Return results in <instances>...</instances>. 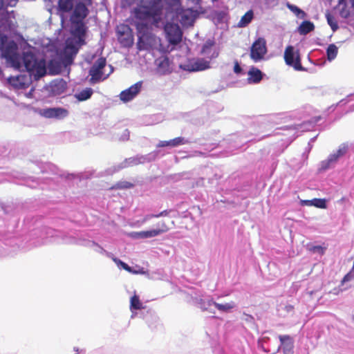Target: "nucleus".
Returning a JSON list of instances; mask_svg holds the SVG:
<instances>
[{"mask_svg": "<svg viewBox=\"0 0 354 354\" xmlns=\"http://www.w3.org/2000/svg\"><path fill=\"white\" fill-rule=\"evenodd\" d=\"M136 7L132 11V24L136 26L140 50L160 49V39L153 32V26L162 28L165 24V11L161 0H135Z\"/></svg>", "mask_w": 354, "mask_h": 354, "instance_id": "1", "label": "nucleus"}, {"mask_svg": "<svg viewBox=\"0 0 354 354\" xmlns=\"http://www.w3.org/2000/svg\"><path fill=\"white\" fill-rule=\"evenodd\" d=\"M0 49L3 57L12 67L19 70L24 67L36 78H39L46 74V62L44 59H37L32 53L29 52L24 53L23 57H21L17 52V44L13 41H8V37L1 34H0Z\"/></svg>", "mask_w": 354, "mask_h": 354, "instance_id": "2", "label": "nucleus"}, {"mask_svg": "<svg viewBox=\"0 0 354 354\" xmlns=\"http://www.w3.org/2000/svg\"><path fill=\"white\" fill-rule=\"evenodd\" d=\"M83 21L71 20L72 26L71 32L75 36V45H72L71 39L66 40V50H70L73 54H76L77 52V46L80 45L82 38L84 35L85 28L82 22Z\"/></svg>", "mask_w": 354, "mask_h": 354, "instance_id": "3", "label": "nucleus"}, {"mask_svg": "<svg viewBox=\"0 0 354 354\" xmlns=\"http://www.w3.org/2000/svg\"><path fill=\"white\" fill-rule=\"evenodd\" d=\"M169 42L171 44H177L182 39V31L178 24L166 23V14L165 13V24L162 26Z\"/></svg>", "mask_w": 354, "mask_h": 354, "instance_id": "4", "label": "nucleus"}, {"mask_svg": "<svg viewBox=\"0 0 354 354\" xmlns=\"http://www.w3.org/2000/svg\"><path fill=\"white\" fill-rule=\"evenodd\" d=\"M267 53L266 41L262 37L258 38L250 48V58L254 62H259L264 59Z\"/></svg>", "mask_w": 354, "mask_h": 354, "instance_id": "5", "label": "nucleus"}, {"mask_svg": "<svg viewBox=\"0 0 354 354\" xmlns=\"http://www.w3.org/2000/svg\"><path fill=\"white\" fill-rule=\"evenodd\" d=\"M197 16V10L191 8L178 9L176 14V19L185 27L193 26Z\"/></svg>", "mask_w": 354, "mask_h": 354, "instance_id": "6", "label": "nucleus"}, {"mask_svg": "<svg viewBox=\"0 0 354 354\" xmlns=\"http://www.w3.org/2000/svg\"><path fill=\"white\" fill-rule=\"evenodd\" d=\"M180 67L187 71H199L209 68V62L201 58L188 59L185 63L180 64Z\"/></svg>", "mask_w": 354, "mask_h": 354, "instance_id": "7", "label": "nucleus"}, {"mask_svg": "<svg viewBox=\"0 0 354 354\" xmlns=\"http://www.w3.org/2000/svg\"><path fill=\"white\" fill-rule=\"evenodd\" d=\"M106 65V59L103 57L97 59L89 71L91 75V82L96 83L97 82L105 80L107 76H104L102 69Z\"/></svg>", "mask_w": 354, "mask_h": 354, "instance_id": "8", "label": "nucleus"}, {"mask_svg": "<svg viewBox=\"0 0 354 354\" xmlns=\"http://www.w3.org/2000/svg\"><path fill=\"white\" fill-rule=\"evenodd\" d=\"M159 228L141 231V232H133L129 234V236L136 239H145L157 236L162 233L166 232L168 230V227L164 223L158 224Z\"/></svg>", "mask_w": 354, "mask_h": 354, "instance_id": "9", "label": "nucleus"}, {"mask_svg": "<svg viewBox=\"0 0 354 354\" xmlns=\"http://www.w3.org/2000/svg\"><path fill=\"white\" fill-rule=\"evenodd\" d=\"M284 59L288 65L294 67L297 71L301 69L299 53L295 50L293 46H289L286 48Z\"/></svg>", "mask_w": 354, "mask_h": 354, "instance_id": "10", "label": "nucleus"}, {"mask_svg": "<svg viewBox=\"0 0 354 354\" xmlns=\"http://www.w3.org/2000/svg\"><path fill=\"white\" fill-rule=\"evenodd\" d=\"M39 113L40 115L46 118L61 120L68 116V111L64 108L53 107L41 109L39 110Z\"/></svg>", "mask_w": 354, "mask_h": 354, "instance_id": "11", "label": "nucleus"}, {"mask_svg": "<svg viewBox=\"0 0 354 354\" xmlns=\"http://www.w3.org/2000/svg\"><path fill=\"white\" fill-rule=\"evenodd\" d=\"M156 73L159 75H165L171 73L173 66L168 57L162 56L155 61Z\"/></svg>", "mask_w": 354, "mask_h": 354, "instance_id": "12", "label": "nucleus"}, {"mask_svg": "<svg viewBox=\"0 0 354 354\" xmlns=\"http://www.w3.org/2000/svg\"><path fill=\"white\" fill-rule=\"evenodd\" d=\"M142 86V82H138L129 88L122 91L120 94V99L123 102H128L133 100L140 92Z\"/></svg>", "mask_w": 354, "mask_h": 354, "instance_id": "13", "label": "nucleus"}, {"mask_svg": "<svg viewBox=\"0 0 354 354\" xmlns=\"http://www.w3.org/2000/svg\"><path fill=\"white\" fill-rule=\"evenodd\" d=\"M66 88V82L63 79H56L52 81L48 86V90L52 95L63 94Z\"/></svg>", "mask_w": 354, "mask_h": 354, "instance_id": "14", "label": "nucleus"}, {"mask_svg": "<svg viewBox=\"0 0 354 354\" xmlns=\"http://www.w3.org/2000/svg\"><path fill=\"white\" fill-rule=\"evenodd\" d=\"M281 345L279 346L277 351L282 348L283 354H293V341L288 335H279Z\"/></svg>", "mask_w": 354, "mask_h": 354, "instance_id": "15", "label": "nucleus"}, {"mask_svg": "<svg viewBox=\"0 0 354 354\" xmlns=\"http://www.w3.org/2000/svg\"><path fill=\"white\" fill-rule=\"evenodd\" d=\"M88 9L86 6L82 3H77L74 9L73 13L71 16V20L83 21V19L87 16Z\"/></svg>", "mask_w": 354, "mask_h": 354, "instance_id": "16", "label": "nucleus"}, {"mask_svg": "<svg viewBox=\"0 0 354 354\" xmlns=\"http://www.w3.org/2000/svg\"><path fill=\"white\" fill-rule=\"evenodd\" d=\"M248 83L257 84L262 80L263 73L259 69L252 66L248 71Z\"/></svg>", "mask_w": 354, "mask_h": 354, "instance_id": "17", "label": "nucleus"}, {"mask_svg": "<svg viewBox=\"0 0 354 354\" xmlns=\"http://www.w3.org/2000/svg\"><path fill=\"white\" fill-rule=\"evenodd\" d=\"M187 140L183 137H178L168 141H160L157 145V147H175L179 145L187 144Z\"/></svg>", "mask_w": 354, "mask_h": 354, "instance_id": "18", "label": "nucleus"}, {"mask_svg": "<svg viewBox=\"0 0 354 354\" xmlns=\"http://www.w3.org/2000/svg\"><path fill=\"white\" fill-rule=\"evenodd\" d=\"M150 158L145 157V156H140V157H135V158H130L129 159H127L123 163H122V166L119 167L118 168H115L113 172H115L116 171H118L120 168H124L127 166H131L138 165L140 163H143L146 160H150Z\"/></svg>", "mask_w": 354, "mask_h": 354, "instance_id": "19", "label": "nucleus"}, {"mask_svg": "<svg viewBox=\"0 0 354 354\" xmlns=\"http://www.w3.org/2000/svg\"><path fill=\"white\" fill-rule=\"evenodd\" d=\"M143 308V304L140 300L139 297L135 294L130 299V310L132 313L131 318H134L136 315V313L135 312L136 310Z\"/></svg>", "mask_w": 354, "mask_h": 354, "instance_id": "20", "label": "nucleus"}, {"mask_svg": "<svg viewBox=\"0 0 354 354\" xmlns=\"http://www.w3.org/2000/svg\"><path fill=\"white\" fill-rule=\"evenodd\" d=\"M58 236V232L53 229L47 228L42 232L41 237L44 239L42 243H48L55 241Z\"/></svg>", "mask_w": 354, "mask_h": 354, "instance_id": "21", "label": "nucleus"}, {"mask_svg": "<svg viewBox=\"0 0 354 354\" xmlns=\"http://www.w3.org/2000/svg\"><path fill=\"white\" fill-rule=\"evenodd\" d=\"M254 12L252 10H248L240 19L237 26L239 28L246 27L252 20Z\"/></svg>", "mask_w": 354, "mask_h": 354, "instance_id": "22", "label": "nucleus"}, {"mask_svg": "<svg viewBox=\"0 0 354 354\" xmlns=\"http://www.w3.org/2000/svg\"><path fill=\"white\" fill-rule=\"evenodd\" d=\"M339 157L335 153H331L326 160L321 162V169L326 170L328 169L332 165L337 161Z\"/></svg>", "mask_w": 354, "mask_h": 354, "instance_id": "23", "label": "nucleus"}, {"mask_svg": "<svg viewBox=\"0 0 354 354\" xmlns=\"http://www.w3.org/2000/svg\"><path fill=\"white\" fill-rule=\"evenodd\" d=\"M214 306L221 313H228L236 307V304L234 301H230L226 304L214 303Z\"/></svg>", "mask_w": 354, "mask_h": 354, "instance_id": "24", "label": "nucleus"}, {"mask_svg": "<svg viewBox=\"0 0 354 354\" xmlns=\"http://www.w3.org/2000/svg\"><path fill=\"white\" fill-rule=\"evenodd\" d=\"M314 29V24L309 21H304L299 27V32L301 35H306Z\"/></svg>", "mask_w": 354, "mask_h": 354, "instance_id": "25", "label": "nucleus"}, {"mask_svg": "<svg viewBox=\"0 0 354 354\" xmlns=\"http://www.w3.org/2000/svg\"><path fill=\"white\" fill-rule=\"evenodd\" d=\"M73 7V0H59V8L61 11L68 12L72 10Z\"/></svg>", "mask_w": 354, "mask_h": 354, "instance_id": "26", "label": "nucleus"}, {"mask_svg": "<svg viewBox=\"0 0 354 354\" xmlns=\"http://www.w3.org/2000/svg\"><path fill=\"white\" fill-rule=\"evenodd\" d=\"M93 94V90L91 88H86L78 93L75 94V97L80 101H84L91 97Z\"/></svg>", "mask_w": 354, "mask_h": 354, "instance_id": "27", "label": "nucleus"}, {"mask_svg": "<svg viewBox=\"0 0 354 354\" xmlns=\"http://www.w3.org/2000/svg\"><path fill=\"white\" fill-rule=\"evenodd\" d=\"M214 303H216L213 301L212 299H201L199 302L200 308L203 310H209L211 313H214L212 309V306H214Z\"/></svg>", "mask_w": 354, "mask_h": 354, "instance_id": "28", "label": "nucleus"}, {"mask_svg": "<svg viewBox=\"0 0 354 354\" xmlns=\"http://www.w3.org/2000/svg\"><path fill=\"white\" fill-rule=\"evenodd\" d=\"M287 7L288 8L292 11L298 18H300V19H304L306 17V13L301 10L299 8H298L297 6H295V5H292V4H290V3H287Z\"/></svg>", "mask_w": 354, "mask_h": 354, "instance_id": "29", "label": "nucleus"}, {"mask_svg": "<svg viewBox=\"0 0 354 354\" xmlns=\"http://www.w3.org/2000/svg\"><path fill=\"white\" fill-rule=\"evenodd\" d=\"M338 52V48L335 44H330L327 48V57L329 61L333 60Z\"/></svg>", "mask_w": 354, "mask_h": 354, "instance_id": "30", "label": "nucleus"}, {"mask_svg": "<svg viewBox=\"0 0 354 354\" xmlns=\"http://www.w3.org/2000/svg\"><path fill=\"white\" fill-rule=\"evenodd\" d=\"M212 44L211 42H207L203 47L202 53L205 55H207L209 58L216 57L218 53L214 51V53L209 56V53L212 50Z\"/></svg>", "mask_w": 354, "mask_h": 354, "instance_id": "31", "label": "nucleus"}, {"mask_svg": "<svg viewBox=\"0 0 354 354\" xmlns=\"http://www.w3.org/2000/svg\"><path fill=\"white\" fill-rule=\"evenodd\" d=\"M167 214V211H162L158 214H147V215L145 216V217L143 218V219L141 221H138V226H141L142 225H143L147 221H149V219H151L152 218H158L160 216H166Z\"/></svg>", "mask_w": 354, "mask_h": 354, "instance_id": "32", "label": "nucleus"}, {"mask_svg": "<svg viewBox=\"0 0 354 354\" xmlns=\"http://www.w3.org/2000/svg\"><path fill=\"white\" fill-rule=\"evenodd\" d=\"M111 257L112 258L113 261L116 263L119 268H122L127 270V272L131 271V267L129 266L127 263L114 257L111 256Z\"/></svg>", "mask_w": 354, "mask_h": 354, "instance_id": "33", "label": "nucleus"}, {"mask_svg": "<svg viewBox=\"0 0 354 354\" xmlns=\"http://www.w3.org/2000/svg\"><path fill=\"white\" fill-rule=\"evenodd\" d=\"M313 206L324 209L326 207V201L322 198H314L313 199Z\"/></svg>", "mask_w": 354, "mask_h": 354, "instance_id": "34", "label": "nucleus"}, {"mask_svg": "<svg viewBox=\"0 0 354 354\" xmlns=\"http://www.w3.org/2000/svg\"><path fill=\"white\" fill-rule=\"evenodd\" d=\"M18 0H0V9H3L6 6L14 7Z\"/></svg>", "mask_w": 354, "mask_h": 354, "instance_id": "35", "label": "nucleus"}, {"mask_svg": "<svg viewBox=\"0 0 354 354\" xmlns=\"http://www.w3.org/2000/svg\"><path fill=\"white\" fill-rule=\"evenodd\" d=\"M348 149V146L347 144L346 143H343L342 144L337 151L335 152V153L340 158L342 156H343L347 151Z\"/></svg>", "mask_w": 354, "mask_h": 354, "instance_id": "36", "label": "nucleus"}, {"mask_svg": "<svg viewBox=\"0 0 354 354\" xmlns=\"http://www.w3.org/2000/svg\"><path fill=\"white\" fill-rule=\"evenodd\" d=\"M91 245L93 247L94 250L96 251L97 252L102 253V254L106 253L108 257H111V254L106 252L102 247H100L97 244H95V243H92Z\"/></svg>", "mask_w": 354, "mask_h": 354, "instance_id": "37", "label": "nucleus"}, {"mask_svg": "<svg viewBox=\"0 0 354 354\" xmlns=\"http://www.w3.org/2000/svg\"><path fill=\"white\" fill-rule=\"evenodd\" d=\"M310 251L315 253L323 254L324 253L325 248L322 247L321 245H315L310 248Z\"/></svg>", "mask_w": 354, "mask_h": 354, "instance_id": "38", "label": "nucleus"}, {"mask_svg": "<svg viewBox=\"0 0 354 354\" xmlns=\"http://www.w3.org/2000/svg\"><path fill=\"white\" fill-rule=\"evenodd\" d=\"M129 272L135 274H146V271L142 268H138L137 270H135L133 268H131V271H129Z\"/></svg>", "mask_w": 354, "mask_h": 354, "instance_id": "39", "label": "nucleus"}, {"mask_svg": "<svg viewBox=\"0 0 354 354\" xmlns=\"http://www.w3.org/2000/svg\"><path fill=\"white\" fill-rule=\"evenodd\" d=\"M234 72L236 74H241L242 72V68L237 62H236L234 64Z\"/></svg>", "mask_w": 354, "mask_h": 354, "instance_id": "40", "label": "nucleus"}, {"mask_svg": "<svg viewBox=\"0 0 354 354\" xmlns=\"http://www.w3.org/2000/svg\"><path fill=\"white\" fill-rule=\"evenodd\" d=\"M353 277V274L352 273L347 274L343 279L342 282L345 283L347 281H350Z\"/></svg>", "mask_w": 354, "mask_h": 354, "instance_id": "41", "label": "nucleus"}, {"mask_svg": "<svg viewBox=\"0 0 354 354\" xmlns=\"http://www.w3.org/2000/svg\"><path fill=\"white\" fill-rule=\"evenodd\" d=\"M301 204L307 206H313V199L302 201Z\"/></svg>", "mask_w": 354, "mask_h": 354, "instance_id": "42", "label": "nucleus"}, {"mask_svg": "<svg viewBox=\"0 0 354 354\" xmlns=\"http://www.w3.org/2000/svg\"><path fill=\"white\" fill-rule=\"evenodd\" d=\"M131 186V184L129 183H121L119 187H122V188H128L129 187Z\"/></svg>", "mask_w": 354, "mask_h": 354, "instance_id": "43", "label": "nucleus"}, {"mask_svg": "<svg viewBox=\"0 0 354 354\" xmlns=\"http://www.w3.org/2000/svg\"><path fill=\"white\" fill-rule=\"evenodd\" d=\"M285 308H286V311L289 313V312H291L293 308L290 305H287V306H285Z\"/></svg>", "mask_w": 354, "mask_h": 354, "instance_id": "44", "label": "nucleus"}, {"mask_svg": "<svg viewBox=\"0 0 354 354\" xmlns=\"http://www.w3.org/2000/svg\"><path fill=\"white\" fill-rule=\"evenodd\" d=\"M131 42V39H127V41L124 43L125 44H129Z\"/></svg>", "mask_w": 354, "mask_h": 354, "instance_id": "45", "label": "nucleus"}, {"mask_svg": "<svg viewBox=\"0 0 354 354\" xmlns=\"http://www.w3.org/2000/svg\"><path fill=\"white\" fill-rule=\"evenodd\" d=\"M328 21L329 24L330 25V26L332 27V28L334 30V27H333V26L332 25V24L330 23V19H328Z\"/></svg>", "mask_w": 354, "mask_h": 354, "instance_id": "46", "label": "nucleus"}, {"mask_svg": "<svg viewBox=\"0 0 354 354\" xmlns=\"http://www.w3.org/2000/svg\"><path fill=\"white\" fill-rule=\"evenodd\" d=\"M351 1V5H352V7L354 8V0H350Z\"/></svg>", "mask_w": 354, "mask_h": 354, "instance_id": "47", "label": "nucleus"}, {"mask_svg": "<svg viewBox=\"0 0 354 354\" xmlns=\"http://www.w3.org/2000/svg\"><path fill=\"white\" fill-rule=\"evenodd\" d=\"M212 2H216L218 0H211Z\"/></svg>", "mask_w": 354, "mask_h": 354, "instance_id": "48", "label": "nucleus"}, {"mask_svg": "<svg viewBox=\"0 0 354 354\" xmlns=\"http://www.w3.org/2000/svg\"><path fill=\"white\" fill-rule=\"evenodd\" d=\"M75 351L77 352L78 351V348H75Z\"/></svg>", "mask_w": 354, "mask_h": 354, "instance_id": "49", "label": "nucleus"}]
</instances>
